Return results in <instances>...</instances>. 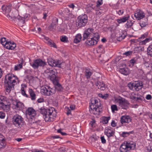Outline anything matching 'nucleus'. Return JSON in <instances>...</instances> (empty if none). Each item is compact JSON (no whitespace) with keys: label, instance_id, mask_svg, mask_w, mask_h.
<instances>
[{"label":"nucleus","instance_id":"5701e85b","mask_svg":"<svg viewBox=\"0 0 152 152\" xmlns=\"http://www.w3.org/2000/svg\"><path fill=\"white\" fill-rule=\"evenodd\" d=\"M96 85L98 87L99 89L103 91L107 88V86L103 82L97 81L96 83Z\"/></svg>","mask_w":152,"mask_h":152},{"label":"nucleus","instance_id":"052dcab7","mask_svg":"<svg viewBox=\"0 0 152 152\" xmlns=\"http://www.w3.org/2000/svg\"><path fill=\"white\" fill-rule=\"evenodd\" d=\"M145 98L147 100H150L152 99V96L150 94H148L146 96Z\"/></svg>","mask_w":152,"mask_h":152},{"label":"nucleus","instance_id":"6ab92c4d","mask_svg":"<svg viewBox=\"0 0 152 152\" xmlns=\"http://www.w3.org/2000/svg\"><path fill=\"white\" fill-rule=\"evenodd\" d=\"M132 119L129 116L124 115L121 117L120 122L122 124L124 123H129L131 122Z\"/></svg>","mask_w":152,"mask_h":152},{"label":"nucleus","instance_id":"4be33fe9","mask_svg":"<svg viewBox=\"0 0 152 152\" xmlns=\"http://www.w3.org/2000/svg\"><path fill=\"white\" fill-rule=\"evenodd\" d=\"M48 72L50 73L49 74L50 79L52 81L58 79V78L56 76V74H57V72H56L55 71L52 69H50L49 70V72Z\"/></svg>","mask_w":152,"mask_h":152},{"label":"nucleus","instance_id":"f03ea898","mask_svg":"<svg viewBox=\"0 0 152 152\" xmlns=\"http://www.w3.org/2000/svg\"><path fill=\"white\" fill-rule=\"evenodd\" d=\"M90 112L94 115H99L102 111V106L100 102L96 99L91 101V104L89 106Z\"/></svg>","mask_w":152,"mask_h":152},{"label":"nucleus","instance_id":"dca6fc26","mask_svg":"<svg viewBox=\"0 0 152 152\" xmlns=\"http://www.w3.org/2000/svg\"><path fill=\"white\" fill-rule=\"evenodd\" d=\"M131 98L136 101L137 102L141 103L145 100L143 96L141 95H138L137 94H134L132 95L131 96Z\"/></svg>","mask_w":152,"mask_h":152},{"label":"nucleus","instance_id":"cd10ccee","mask_svg":"<svg viewBox=\"0 0 152 152\" xmlns=\"http://www.w3.org/2000/svg\"><path fill=\"white\" fill-rule=\"evenodd\" d=\"M12 103L15 106V108L17 109L22 107L23 104L20 102H17L15 100H13Z\"/></svg>","mask_w":152,"mask_h":152},{"label":"nucleus","instance_id":"4c0bfd02","mask_svg":"<svg viewBox=\"0 0 152 152\" xmlns=\"http://www.w3.org/2000/svg\"><path fill=\"white\" fill-rule=\"evenodd\" d=\"M100 36L99 34L97 32H94V34L92 35V38H94L95 40L98 42Z\"/></svg>","mask_w":152,"mask_h":152},{"label":"nucleus","instance_id":"ddd939ff","mask_svg":"<svg viewBox=\"0 0 152 152\" xmlns=\"http://www.w3.org/2000/svg\"><path fill=\"white\" fill-rule=\"evenodd\" d=\"M39 38L41 39H44L47 42L48 44L51 47H53L55 48H57V46L56 44L50 39L48 37H46L43 35H41V37H40Z\"/></svg>","mask_w":152,"mask_h":152},{"label":"nucleus","instance_id":"680f3d73","mask_svg":"<svg viewBox=\"0 0 152 152\" xmlns=\"http://www.w3.org/2000/svg\"><path fill=\"white\" fill-rule=\"evenodd\" d=\"M117 12L119 15H121L124 13V10H119Z\"/></svg>","mask_w":152,"mask_h":152},{"label":"nucleus","instance_id":"9d476101","mask_svg":"<svg viewBox=\"0 0 152 152\" xmlns=\"http://www.w3.org/2000/svg\"><path fill=\"white\" fill-rule=\"evenodd\" d=\"M48 64L51 66L61 68L62 62L61 61L53 60L51 58L49 57L48 58Z\"/></svg>","mask_w":152,"mask_h":152},{"label":"nucleus","instance_id":"13d9d810","mask_svg":"<svg viewBox=\"0 0 152 152\" xmlns=\"http://www.w3.org/2000/svg\"><path fill=\"white\" fill-rule=\"evenodd\" d=\"M66 114L67 115H69L71 114V110L68 107L66 108Z\"/></svg>","mask_w":152,"mask_h":152},{"label":"nucleus","instance_id":"a18cd8bd","mask_svg":"<svg viewBox=\"0 0 152 152\" xmlns=\"http://www.w3.org/2000/svg\"><path fill=\"white\" fill-rule=\"evenodd\" d=\"M145 64L146 67L148 68L149 69L152 71V61H151L149 63H146Z\"/></svg>","mask_w":152,"mask_h":152},{"label":"nucleus","instance_id":"ea45409f","mask_svg":"<svg viewBox=\"0 0 152 152\" xmlns=\"http://www.w3.org/2000/svg\"><path fill=\"white\" fill-rule=\"evenodd\" d=\"M96 50L98 53H104V48L102 45H99V46L97 48Z\"/></svg>","mask_w":152,"mask_h":152},{"label":"nucleus","instance_id":"09e8293b","mask_svg":"<svg viewBox=\"0 0 152 152\" xmlns=\"http://www.w3.org/2000/svg\"><path fill=\"white\" fill-rule=\"evenodd\" d=\"M111 109L113 112H114L115 111H117L118 110L117 106L115 104H113L111 105Z\"/></svg>","mask_w":152,"mask_h":152},{"label":"nucleus","instance_id":"603ef678","mask_svg":"<svg viewBox=\"0 0 152 152\" xmlns=\"http://www.w3.org/2000/svg\"><path fill=\"white\" fill-rule=\"evenodd\" d=\"M133 51H129L126 52L123 54V55H126V56H128L132 55Z\"/></svg>","mask_w":152,"mask_h":152},{"label":"nucleus","instance_id":"393cba45","mask_svg":"<svg viewBox=\"0 0 152 152\" xmlns=\"http://www.w3.org/2000/svg\"><path fill=\"white\" fill-rule=\"evenodd\" d=\"M92 74L93 71L91 69L88 68L86 69L85 75L87 79H90Z\"/></svg>","mask_w":152,"mask_h":152},{"label":"nucleus","instance_id":"e2e57ef3","mask_svg":"<svg viewBox=\"0 0 152 152\" xmlns=\"http://www.w3.org/2000/svg\"><path fill=\"white\" fill-rule=\"evenodd\" d=\"M101 139L102 143L104 144L106 143V141L105 139H104V136L101 137Z\"/></svg>","mask_w":152,"mask_h":152},{"label":"nucleus","instance_id":"2f4dec72","mask_svg":"<svg viewBox=\"0 0 152 152\" xmlns=\"http://www.w3.org/2000/svg\"><path fill=\"white\" fill-rule=\"evenodd\" d=\"M137 58H134L129 61V66L131 67L133 66L134 64H137Z\"/></svg>","mask_w":152,"mask_h":152},{"label":"nucleus","instance_id":"3c124183","mask_svg":"<svg viewBox=\"0 0 152 152\" xmlns=\"http://www.w3.org/2000/svg\"><path fill=\"white\" fill-rule=\"evenodd\" d=\"M22 67V65L21 64H19L15 67L14 70H18Z\"/></svg>","mask_w":152,"mask_h":152},{"label":"nucleus","instance_id":"aec40b11","mask_svg":"<svg viewBox=\"0 0 152 152\" xmlns=\"http://www.w3.org/2000/svg\"><path fill=\"white\" fill-rule=\"evenodd\" d=\"M58 19L57 18L55 17L53 18L52 23L49 27L50 30L52 31L56 29V25L58 24Z\"/></svg>","mask_w":152,"mask_h":152},{"label":"nucleus","instance_id":"8fccbe9b","mask_svg":"<svg viewBox=\"0 0 152 152\" xmlns=\"http://www.w3.org/2000/svg\"><path fill=\"white\" fill-rule=\"evenodd\" d=\"M0 41L1 44L4 47L5 46V43L6 42H7L6 41V38L5 37L2 38L0 40Z\"/></svg>","mask_w":152,"mask_h":152},{"label":"nucleus","instance_id":"b1692460","mask_svg":"<svg viewBox=\"0 0 152 152\" xmlns=\"http://www.w3.org/2000/svg\"><path fill=\"white\" fill-rule=\"evenodd\" d=\"M16 47V44L14 42H6L4 47L8 49L13 50Z\"/></svg>","mask_w":152,"mask_h":152},{"label":"nucleus","instance_id":"e433bc0d","mask_svg":"<svg viewBox=\"0 0 152 152\" xmlns=\"http://www.w3.org/2000/svg\"><path fill=\"white\" fill-rule=\"evenodd\" d=\"M30 64L34 69L37 68H38V59L35 60L33 63H30Z\"/></svg>","mask_w":152,"mask_h":152},{"label":"nucleus","instance_id":"de8ad7c7","mask_svg":"<svg viewBox=\"0 0 152 152\" xmlns=\"http://www.w3.org/2000/svg\"><path fill=\"white\" fill-rule=\"evenodd\" d=\"M128 87L129 88L132 90H135L134 89V83H129L128 85Z\"/></svg>","mask_w":152,"mask_h":152},{"label":"nucleus","instance_id":"f3484780","mask_svg":"<svg viewBox=\"0 0 152 152\" xmlns=\"http://www.w3.org/2000/svg\"><path fill=\"white\" fill-rule=\"evenodd\" d=\"M134 16L137 19L140 20L145 17V15L142 11L138 10H137L136 13H135Z\"/></svg>","mask_w":152,"mask_h":152},{"label":"nucleus","instance_id":"1a4fd4ad","mask_svg":"<svg viewBox=\"0 0 152 152\" xmlns=\"http://www.w3.org/2000/svg\"><path fill=\"white\" fill-rule=\"evenodd\" d=\"M88 17L86 15L79 16L76 20V24L79 27L86 25L87 22Z\"/></svg>","mask_w":152,"mask_h":152},{"label":"nucleus","instance_id":"79ce46f5","mask_svg":"<svg viewBox=\"0 0 152 152\" xmlns=\"http://www.w3.org/2000/svg\"><path fill=\"white\" fill-rule=\"evenodd\" d=\"M147 54L148 55L152 56V45H150L148 48Z\"/></svg>","mask_w":152,"mask_h":152},{"label":"nucleus","instance_id":"20e7f679","mask_svg":"<svg viewBox=\"0 0 152 152\" xmlns=\"http://www.w3.org/2000/svg\"><path fill=\"white\" fill-rule=\"evenodd\" d=\"M135 146L133 141H125L121 146L120 150L121 152H127L128 151L134 148Z\"/></svg>","mask_w":152,"mask_h":152},{"label":"nucleus","instance_id":"2eb2a0df","mask_svg":"<svg viewBox=\"0 0 152 152\" xmlns=\"http://www.w3.org/2000/svg\"><path fill=\"white\" fill-rule=\"evenodd\" d=\"M53 84L54 85L55 90H57L59 91H61L63 90V88L62 87L61 85L59 83L58 81V79H57L53 81H52ZM54 89V88H53Z\"/></svg>","mask_w":152,"mask_h":152},{"label":"nucleus","instance_id":"9b49d317","mask_svg":"<svg viewBox=\"0 0 152 152\" xmlns=\"http://www.w3.org/2000/svg\"><path fill=\"white\" fill-rule=\"evenodd\" d=\"M94 29L91 28H88L86 29L83 34V40L87 39L88 37H92V35L94 32Z\"/></svg>","mask_w":152,"mask_h":152},{"label":"nucleus","instance_id":"6e6552de","mask_svg":"<svg viewBox=\"0 0 152 152\" xmlns=\"http://www.w3.org/2000/svg\"><path fill=\"white\" fill-rule=\"evenodd\" d=\"M115 101L121 109L127 110L129 108L128 105L129 103L125 99L120 97L116 99Z\"/></svg>","mask_w":152,"mask_h":152},{"label":"nucleus","instance_id":"7ed1b4c3","mask_svg":"<svg viewBox=\"0 0 152 152\" xmlns=\"http://www.w3.org/2000/svg\"><path fill=\"white\" fill-rule=\"evenodd\" d=\"M40 113L43 115L44 118L46 121H52L54 117H56V112L55 109L53 107L46 109H41Z\"/></svg>","mask_w":152,"mask_h":152},{"label":"nucleus","instance_id":"f704fd0d","mask_svg":"<svg viewBox=\"0 0 152 152\" xmlns=\"http://www.w3.org/2000/svg\"><path fill=\"white\" fill-rule=\"evenodd\" d=\"M6 145L5 140L4 139H1L0 138V149L4 148Z\"/></svg>","mask_w":152,"mask_h":152},{"label":"nucleus","instance_id":"72a5a7b5","mask_svg":"<svg viewBox=\"0 0 152 152\" xmlns=\"http://www.w3.org/2000/svg\"><path fill=\"white\" fill-rule=\"evenodd\" d=\"M140 26L142 27H143L146 26L148 24L147 19H145L144 20H140L139 23Z\"/></svg>","mask_w":152,"mask_h":152},{"label":"nucleus","instance_id":"5fc2aeb1","mask_svg":"<svg viewBox=\"0 0 152 152\" xmlns=\"http://www.w3.org/2000/svg\"><path fill=\"white\" fill-rule=\"evenodd\" d=\"M103 3V0H99L96 2V6L97 7H99Z\"/></svg>","mask_w":152,"mask_h":152},{"label":"nucleus","instance_id":"49530a36","mask_svg":"<svg viewBox=\"0 0 152 152\" xmlns=\"http://www.w3.org/2000/svg\"><path fill=\"white\" fill-rule=\"evenodd\" d=\"M150 39L148 38H146L144 40L140 42H139V44L140 45H145L147 42H149Z\"/></svg>","mask_w":152,"mask_h":152},{"label":"nucleus","instance_id":"0eeeda50","mask_svg":"<svg viewBox=\"0 0 152 152\" xmlns=\"http://www.w3.org/2000/svg\"><path fill=\"white\" fill-rule=\"evenodd\" d=\"M13 124L18 128H21L23 123V118L21 116L16 115L12 118Z\"/></svg>","mask_w":152,"mask_h":152},{"label":"nucleus","instance_id":"58836bf2","mask_svg":"<svg viewBox=\"0 0 152 152\" xmlns=\"http://www.w3.org/2000/svg\"><path fill=\"white\" fill-rule=\"evenodd\" d=\"M60 39L61 41L64 43H67L69 42L68 37L66 36L63 35L60 37Z\"/></svg>","mask_w":152,"mask_h":152},{"label":"nucleus","instance_id":"c03bdc74","mask_svg":"<svg viewBox=\"0 0 152 152\" xmlns=\"http://www.w3.org/2000/svg\"><path fill=\"white\" fill-rule=\"evenodd\" d=\"M46 64V62L39 59V66L44 67Z\"/></svg>","mask_w":152,"mask_h":152},{"label":"nucleus","instance_id":"f8f14e48","mask_svg":"<svg viewBox=\"0 0 152 152\" xmlns=\"http://www.w3.org/2000/svg\"><path fill=\"white\" fill-rule=\"evenodd\" d=\"M26 113L27 117H29L31 119L35 120V116L36 115V112L32 108H29L26 110Z\"/></svg>","mask_w":152,"mask_h":152},{"label":"nucleus","instance_id":"39448f33","mask_svg":"<svg viewBox=\"0 0 152 152\" xmlns=\"http://www.w3.org/2000/svg\"><path fill=\"white\" fill-rule=\"evenodd\" d=\"M41 82L40 81V84L41 87L40 88V93L42 94L45 96H49L55 93V89L51 88L50 87H46L42 85L41 86Z\"/></svg>","mask_w":152,"mask_h":152},{"label":"nucleus","instance_id":"a211bd4d","mask_svg":"<svg viewBox=\"0 0 152 152\" xmlns=\"http://www.w3.org/2000/svg\"><path fill=\"white\" fill-rule=\"evenodd\" d=\"M134 89L137 91H138L141 89L143 85L142 82L140 80L135 81L134 82Z\"/></svg>","mask_w":152,"mask_h":152},{"label":"nucleus","instance_id":"a19ab883","mask_svg":"<svg viewBox=\"0 0 152 152\" xmlns=\"http://www.w3.org/2000/svg\"><path fill=\"white\" fill-rule=\"evenodd\" d=\"M134 22L131 20L128 21L125 25V27L127 28H130L133 25Z\"/></svg>","mask_w":152,"mask_h":152},{"label":"nucleus","instance_id":"7c9ffc66","mask_svg":"<svg viewBox=\"0 0 152 152\" xmlns=\"http://www.w3.org/2000/svg\"><path fill=\"white\" fill-rule=\"evenodd\" d=\"M82 38V37L81 34H77L75 36L74 42L75 43H78L80 42Z\"/></svg>","mask_w":152,"mask_h":152},{"label":"nucleus","instance_id":"6e6d98bb","mask_svg":"<svg viewBox=\"0 0 152 152\" xmlns=\"http://www.w3.org/2000/svg\"><path fill=\"white\" fill-rule=\"evenodd\" d=\"M21 93L23 95L27 97H28V96L26 93L25 91L24 90V88H21Z\"/></svg>","mask_w":152,"mask_h":152},{"label":"nucleus","instance_id":"774afa93","mask_svg":"<svg viewBox=\"0 0 152 152\" xmlns=\"http://www.w3.org/2000/svg\"><path fill=\"white\" fill-rule=\"evenodd\" d=\"M148 150L150 152H152V146H148Z\"/></svg>","mask_w":152,"mask_h":152},{"label":"nucleus","instance_id":"864d4df0","mask_svg":"<svg viewBox=\"0 0 152 152\" xmlns=\"http://www.w3.org/2000/svg\"><path fill=\"white\" fill-rule=\"evenodd\" d=\"M108 95L107 94H105L104 95L102 94H99V96L101 97L102 98L104 99H106L108 97Z\"/></svg>","mask_w":152,"mask_h":152},{"label":"nucleus","instance_id":"c85d7f7f","mask_svg":"<svg viewBox=\"0 0 152 152\" xmlns=\"http://www.w3.org/2000/svg\"><path fill=\"white\" fill-rule=\"evenodd\" d=\"M65 13L66 12L65 14V16L67 17L66 19L67 20H68L73 17V15L70 12V10L68 8H66L65 9Z\"/></svg>","mask_w":152,"mask_h":152},{"label":"nucleus","instance_id":"0e129e2a","mask_svg":"<svg viewBox=\"0 0 152 152\" xmlns=\"http://www.w3.org/2000/svg\"><path fill=\"white\" fill-rule=\"evenodd\" d=\"M148 35V32H146L142 36L140 37V38L144 39L146 37H147Z\"/></svg>","mask_w":152,"mask_h":152},{"label":"nucleus","instance_id":"4468645a","mask_svg":"<svg viewBox=\"0 0 152 152\" xmlns=\"http://www.w3.org/2000/svg\"><path fill=\"white\" fill-rule=\"evenodd\" d=\"M104 133L108 137L113 136L114 134V129L110 127H106L105 129Z\"/></svg>","mask_w":152,"mask_h":152},{"label":"nucleus","instance_id":"338daca9","mask_svg":"<svg viewBox=\"0 0 152 152\" xmlns=\"http://www.w3.org/2000/svg\"><path fill=\"white\" fill-rule=\"evenodd\" d=\"M95 123V121L94 120H92V121H91L90 123V124L91 126H93L94 124Z\"/></svg>","mask_w":152,"mask_h":152},{"label":"nucleus","instance_id":"473e14b6","mask_svg":"<svg viewBox=\"0 0 152 152\" xmlns=\"http://www.w3.org/2000/svg\"><path fill=\"white\" fill-rule=\"evenodd\" d=\"M28 92L31 100H35L36 98V96L33 90L31 89H29Z\"/></svg>","mask_w":152,"mask_h":152},{"label":"nucleus","instance_id":"423d86ee","mask_svg":"<svg viewBox=\"0 0 152 152\" xmlns=\"http://www.w3.org/2000/svg\"><path fill=\"white\" fill-rule=\"evenodd\" d=\"M6 97L1 96H0V109L7 112L10 110V103L7 104Z\"/></svg>","mask_w":152,"mask_h":152},{"label":"nucleus","instance_id":"bb28decb","mask_svg":"<svg viewBox=\"0 0 152 152\" xmlns=\"http://www.w3.org/2000/svg\"><path fill=\"white\" fill-rule=\"evenodd\" d=\"M129 16L127 15L126 16L123 17L120 19H117L116 21L119 24L124 23L127 21L129 19Z\"/></svg>","mask_w":152,"mask_h":152},{"label":"nucleus","instance_id":"bf43d9fd","mask_svg":"<svg viewBox=\"0 0 152 152\" xmlns=\"http://www.w3.org/2000/svg\"><path fill=\"white\" fill-rule=\"evenodd\" d=\"M57 132L59 133H60L63 136H64L66 135L67 134L66 133L63 132H61V129H59L57 131Z\"/></svg>","mask_w":152,"mask_h":152},{"label":"nucleus","instance_id":"4d7b16f0","mask_svg":"<svg viewBox=\"0 0 152 152\" xmlns=\"http://www.w3.org/2000/svg\"><path fill=\"white\" fill-rule=\"evenodd\" d=\"M5 116V114L2 111H0V118L1 119L4 118Z\"/></svg>","mask_w":152,"mask_h":152},{"label":"nucleus","instance_id":"69168bd1","mask_svg":"<svg viewBox=\"0 0 152 152\" xmlns=\"http://www.w3.org/2000/svg\"><path fill=\"white\" fill-rule=\"evenodd\" d=\"M23 62L24 61L23 58H20V59L18 61V63L19 64H21L22 65Z\"/></svg>","mask_w":152,"mask_h":152},{"label":"nucleus","instance_id":"f257e3e1","mask_svg":"<svg viewBox=\"0 0 152 152\" xmlns=\"http://www.w3.org/2000/svg\"><path fill=\"white\" fill-rule=\"evenodd\" d=\"M18 80L17 77L12 74H8L5 76L4 80L6 92L9 93L11 90L14 89V86Z\"/></svg>","mask_w":152,"mask_h":152},{"label":"nucleus","instance_id":"c756f323","mask_svg":"<svg viewBox=\"0 0 152 152\" xmlns=\"http://www.w3.org/2000/svg\"><path fill=\"white\" fill-rule=\"evenodd\" d=\"M119 71L121 74L125 75H128L129 73V70L127 68H120Z\"/></svg>","mask_w":152,"mask_h":152},{"label":"nucleus","instance_id":"c9c22d12","mask_svg":"<svg viewBox=\"0 0 152 152\" xmlns=\"http://www.w3.org/2000/svg\"><path fill=\"white\" fill-rule=\"evenodd\" d=\"M134 133V131H132L127 132H123L121 134V136L124 137H127L129 136L131 134H133Z\"/></svg>","mask_w":152,"mask_h":152},{"label":"nucleus","instance_id":"412c9836","mask_svg":"<svg viewBox=\"0 0 152 152\" xmlns=\"http://www.w3.org/2000/svg\"><path fill=\"white\" fill-rule=\"evenodd\" d=\"M91 37L87 39L85 42V43L86 45L89 46H94L96 45L98 42L97 41L95 40L94 38Z\"/></svg>","mask_w":152,"mask_h":152},{"label":"nucleus","instance_id":"a878e982","mask_svg":"<svg viewBox=\"0 0 152 152\" xmlns=\"http://www.w3.org/2000/svg\"><path fill=\"white\" fill-rule=\"evenodd\" d=\"M1 9L3 12L4 14H7L11 11V9L10 7L9 6H5L3 5L2 6Z\"/></svg>","mask_w":152,"mask_h":152},{"label":"nucleus","instance_id":"37998d69","mask_svg":"<svg viewBox=\"0 0 152 152\" xmlns=\"http://www.w3.org/2000/svg\"><path fill=\"white\" fill-rule=\"evenodd\" d=\"M110 119V117H103L102 122L103 124H107L108 123L109 120Z\"/></svg>","mask_w":152,"mask_h":152}]
</instances>
